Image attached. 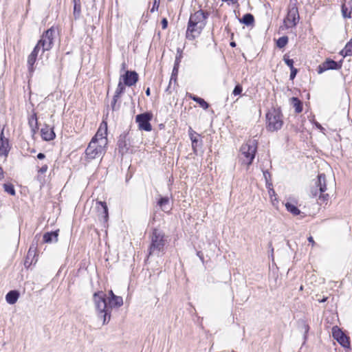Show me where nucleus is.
I'll return each instance as SVG.
<instances>
[{"instance_id": "a19ab883", "label": "nucleus", "mask_w": 352, "mask_h": 352, "mask_svg": "<svg viewBox=\"0 0 352 352\" xmlns=\"http://www.w3.org/2000/svg\"><path fill=\"white\" fill-rule=\"evenodd\" d=\"M271 202L273 206H276V203L278 202L276 197H274L273 198H270Z\"/></svg>"}, {"instance_id": "aec40b11", "label": "nucleus", "mask_w": 352, "mask_h": 352, "mask_svg": "<svg viewBox=\"0 0 352 352\" xmlns=\"http://www.w3.org/2000/svg\"><path fill=\"white\" fill-rule=\"evenodd\" d=\"M28 124L34 133L38 130V119L36 114L34 113L28 119Z\"/></svg>"}, {"instance_id": "3c124183", "label": "nucleus", "mask_w": 352, "mask_h": 352, "mask_svg": "<svg viewBox=\"0 0 352 352\" xmlns=\"http://www.w3.org/2000/svg\"><path fill=\"white\" fill-rule=\"evenodd\" d=\"M230 45H231L232 47H234V46H235V43H234V42H232V43H230Z\"/></svg>"}, {"instance_id": "c03bdc74", "label": "nucleus", "mask_w": 352, "mask_h": 352, "mask_svg": "<svg viewBox=\"0 0 352 352\" xmlns=\"http://www.w3.org/2000/svg\"><path fill=\"white\" fill-rule=\"evenodd\" d=\"M45 155L42 153H40L37 155V158L39 159V160H43L45 158Z\"/></svg>"}, {"instance_id": "4468645a", "label": "nucleus", "mask_w": 352, "mask_h": 352, "mask_svg": "<svg viewBox=\"0 0 352 352\" xmlns=\"http://www.w3.org/2000/svg\"><path fill=\"white\" fill-rule=\"evenodd\" d=\"M342 67V63H337L333 60L327 59L322 65L318 67V74H322L324 71L329 69H339Z\"/></svg>"}, {"instance_id": "58836bf2", "label": "nucleus", "mask_w": 352, "mask_h": 352, "mask_svg": "<svg viewBox=\"0 0 352 352\" xmlns=\"http://www.w3.org/2000/svg\"><path fill=\"white\" fill-rule=\"evenodd\" d=\"M47 168H47V165H44V166H43L40 168L39 172H40L41 173H45V172L47 170Z\"/></svg>"}, {"instance_id": "5701e85b", "label": "nucleus", "mask_w": 352, "mask_h": 352, "mask_svg": "<svg viewBox=\"0 0 352 352\" xmlns=\"http://www.w3.org/2000/svg\"><path fill=\"white\" fill-rule=\"evenodd\" d=\"M285 208L288 212L294 216H297L301 214V211L297 208L296 205L292 203L287 202L285 204Z\"/></svg>"}, {"instance_id": "412c9836", "label": "nucleus", "mask_w": 352, "mask_h": 352, "mask_svg": "<svg viewBox=\"0 0 352 352\" xmlns=\"http://www.w3.org/2000/svg\"><path fill=\"white\" fill-rule=\"evenodd\" d=\"M18 298L19 293L16 291H10L6 296V301L10 305L14 304Z\"/></svg>"}, {"instance_id": "a18cd8bd", "label": "nucleus", "mask_w": 352, "mask_h": 352, "mask_svg": "<svg viewBox=\"0 0 352 352\" xmlns=\"http://www.w3.org/2000/svg\"><path fill=\"white\" fill-rule=\"evenodd\" d=\"M308 241H309V242H310L312 244V245H315V241H314V240L312 236H309L308 238Z\"/></svg>"}, {"instance_id": "9b49d317", "label": "nucleus", "mask_w": 352, "mask_h": 352, "mask_svg": "<svg viewBox=\"0 0 352 352\" xmlns=\"http://www.w3.org/2000/svg\"><path fill=\"white\" fill-rule=\"evenodd\" d=\"M299 20V14L296 8H292L287 13L286 18L284 20L285 26L287 28L294 27Z\"/></svg>"}, {"instance_id": "20e7f679", "label": "nucleus", "mask_w": 352, "mask_h": 352, "mask_svg": "<svg viewBox=\"0 0 352 352\" xmlns=\"http://www.w3.org/2000/svg\"><path fill=\"white\" fill-rule=\"evenodd\" d=\"M257 149V141L249 140L243 144L240 149V159L243 164L248 166L252 163Z\"/></svg>"}, {"instance_id": "1a4fd4ad", "label": "nucleus", "mask_w": 352, "mask_h": 352, "mask_svg": "<svg viewBox=\"0 0 352 352\" xmlns=\"http://www.w3.org/2000/svg\"><path fill=\"white\" fill-rule=\"evenodd\" d=\"M152 118L153 116L151 113H144L136 116L135 120L140 129L150 131L152 129L151 124H150Z\"/></svg>"}, {"instance_id": "ddd939ff", "label": "nucleus", "mask_w": 352, "mask_h": 352, "mask_svg": "<svg viewBox=\"0 0 352 352\" xmlns=\"http://www.w3.org/2000/svg\"><path fill=\"white\" fill-rule=\"evenodd\" d=\"M96 205L99 221L104 223H107L109 219V213L106 203L104 201H98Z\"/></svg>"}, {"instance_id": "603ef678", "label": "nucleus", "mask_w": 352, "mask_h": 352, "mask_svg": "<svg viewBox=\"0 0 352 352\" xmlns=\"http://www.w3.org/2000/svg\"><path fill=\"white\" fill-rule=\"evenodd\" d=\"M157 1H160V0H155V4L157 3Z\"/></svg>"}, {"instance_id": "9d476101", "label": "nucleus", "mask_w": 352, "mask_h": 352, "mask_svg": "<svg viewBox=\"0 0 352 352\" xmlns=\"http://www.w3.org/2000/svg\"><path fill=\"white\" fill-rule=\"evenodd\" d=\"M332 336L333 338L336 340L343 347H350L349 337H347L338 327L335 326L332 328Z\"/></svg>"}, {"instance_id": "cd10ccee", "label": "nucleus", "mask_w": 352, "mask_h": 352, "mask_svg": "<svg viewBox=\"0 0 352 352\" xmlns=\"http://www.w3.org/2000/svg\"><path fill=\"white\" fill-rule=\"evenodd\" d=\"M169 199L168 197H161L158 201V205L160 206L162 210L165 211L168 208Z\"/></svg>"}, {"instance_id": "a878e982", "label": "nucleus", "mask_w": 352, "mask_h": 352, "mask_svg": "<svg viewBox=\"0 0 352 352\" xmlns=\"http://www.w3.org/2000/svg\"><path fill=\"white\" fill-rule=\"evenodd\" d=\"M240 21L246 25H251L254 23V19L252 14H246L243 16Z\"/></svg>"}, {"instance_id": "7ed1b4c3", "label": "nucleus", "mask_w": 352, "mask_h": 352, "mask_svg": "<svg viewBox=\"0 0 352 352\" xmlns=\"http://www.w3.org/2000/svg\"><path fill=\"white\" fill-rule=\"evenodd\" d=\"M208 14L203 10H198L190 16L186 32V37L190 41L198 37L206 24Z\"/></svg>"}, {"instance_id": "f3484780", "label": "nucleus", "mask_w": 352, "mask_h": 352, "mask_svg": "<svg viewBox=\"0 0 352 352\" xmlns=\"http://www.w3.org/2000/svg\"><path fill=\"white\" fill-rule=\"evenodd\" d=\"M38 52L39 50H37V47H34L33 51L28 57V66L30 72H34V65L36 60Z\"/></svg>"}, {"instance_id": "7c9ffc66", "label": "nucleus", "mask_w": 352, "mask_h": 352, "mask_svg": "<svg viewBox=\"0 0 352 352\" xmlns=\"http://www.w3.org/2000/svg\"><path fill=\"white\" fill-rule=\"evenodd\" d=\"M3 188L6 192L10 194L11 195H15V190L14 188V186L11 184H3Z\"/></svg>"}, {"instance_id": "79ce46f5", "label": "nucleus", "mask_w": 352, "mask_h": 352, "mask_svg": "<svg viewBox=\"0 0 352 352\" xmlns=\"http://www.w3.org/2000/svg\"><path fill=\"white\" fill-rule=\"evenodd\" d=\"M223 1H226V2H228L229 4L230 3H232V4H235L237 3L238 0H222Z\"/></svg>"}, {"instance_id": "2f4dec72", "label": "nucleus", "mask_w": 352, "mask_h": 352, "mask_svg": "<svg viewBox=\"0 0 352 352\" xmlns=\"http://www.w3.org/2000/svg\"><path fill=\"white\" fill-rule=\"evenodd\" d=\"M74 15L75 19L79 17L80 14V5L76 2V0H74Z\"/></svg>"}, {"instance_id": "39448f33", "label": "nucleus", "mask_w": 352, "mask_h": 352, "mask_svg": "<svg viewBox=\"0 0 352 352\" xmlns=\"http://www.w3.org/2000/svg\"><path fill=\"white\" fill-rule=\"evenodd\" d=\"M267 129L276 131L280 129L283 124V115L278 109L272 108L266 114Z\"/></svg>"}, {"instance_id": "de8ad7c7", "label": "nucleus", "mask_w": 352, "mask_h": 352, "mask_svg": "<svg viewBox=\"0 0 352 352\" xmlns=\"http://www.w3.org/2000/svg\"><path fill=\"white\" fill-rule=\"evenodd\" d=\"M159 2H160V1H157V3H156V4H155V3L153 4V8L151 9V12H153V11H154V9H155V7H156V8L157 9V8H158V6H159Z\"/></svg>"}, {"instance_id": "0eeeda50", "label": "nucleus", "mask_w": 352, "mask_h": 352, "mask_svg": "<svg viewBox=\"0 0 352 352\" xmlns=\"http://www.w3.org/2000/svg\"><path fill=\"white\" fill-rule=\"evenodd\" d=\"M55 30L53 28L45 31L42 35L41 39L38 41L35 47L40 50L42 48V52L50 50L53 46Z\"/></svg>"}, {"instance_id": "f257e3e1", "label": "nucleus", "mask_w": 352, "mask_h": 352, "mask_svg": "<svg viewBox=\"0 0 352 352\" xmlns=\"http://www.w3.org/2000/svg\"><path fill=\"white\" fill-rule=\"evenodd\" d=\"M94 301L98 316L103 320V324L109 320L111 309L120 307L123 304L122 298L116 296L111 290L109 292L108 296L102 292L95 293Z\"/></svg>"}, {"instance_id": "09e8293b", "label": "nucleus", "mask_w": 352, "mask_h": 352, "mask_svg": "<svg viewBox=\"0 0 352 352\" xmlns=\"http://www.w3.org/2000/svg\"><path fill=\"white\" fill-rule=\"evenodd\" d=\"M146 94L148 96H150L151 91H150V89L149 88H147V89L146 90Z\"/></svg>"}, {"instance_id": "2eb2a0df", "label": "nucleus", "mask_w": 352, "mask_h": 352, "mask_svg": "<svg viewBox=\"0 0 352 352\" xmlns=\"http://www.w3.org/2000/svg\"><path fill=\"white\" fill-rule=\"evenodd\" d=\"M9 151V141L3 136V130H2L0 135V155L7 157Z\"/></svg>"}, {"instance_id": "6ab92c4d", "label": "nucleus", "mask_w": 352, "mask_h": 352, "mask_svg": "<svg viewBox=\"0 0 352 352\" xmlns=\"http://www.w3.org/2000/svg\"><path fill=\"white\" fill-rule=\"evenodd\" d=\"M58 232H46L43 235V241L47 243L56 242L58 241Z\"/></svg>"}, {"instance_id": "c756f323", "label": "nucleus", "mask_w": 352, "mask_h": 352, "mask_svg": "<svg viewBox=\"0 0 352 352\" xmlns=\"http://www.w3.org/2000/svg\"><path fill=\"white\" fill-rule=\"evenodd\" d=\"M342 14L344 18H351V10L345 4L342 6Z\"/></svg>"}, {"instance_id": "c9c22d12", "label": "nucleus", "mask_w": 352, "mask_h": 352, "mask_svg": "<svg viewBox=\"0 0 352 352\" xmlns=\"http://www.w3.org/2000/svg\"><path fill=\"white\" fill-rule=\"evenodd\" d=\"M270 186H271V184H269V186L267 187L269 188L268 192H269L270 197L273 198L274 197H276V195L274 190L273 188H270Z\"/></svg>"}, {"instance_id": "4be33fe9", "label": "nucleus", "mask_w": 352, "mask_h": 352, "mask_svg": "<svg viewBox=\"0 0 352 352\" xmlns=\"http://www.w3.org/2000/svg\"><path fill=\"white\" fill-rule=\"evenodd\" d=\"M189 137L192 142V146L194 151H195V147L197 145L199 142V135L197 134L195 131H194L191 128L189 129L188 131Z\"/></svg>"}, {"instance_id": "f704fd0d", "label": "nucleus", "mask_w": 352, "mask_h": 352, "mask_svg": "<svg viewBox=\"0 0 352 352\" xmlns=\"http://www.w3.org/2000/svg\"><path fill=\"white\" fill-rule=\"evenodd\" d=\"M313 123L316 127L320 131V132H322L323 134H325V129L320 123L315 120L313 121Z\"/></svg>"}, {"instance_id": "ea45409f", "label": "nucleus", "mask_w": 352, "mask_h": 352, "mask_svg": "<svg viewBox=\"0 0 352 352\" xmlns=\"http://www.w3.org/2000/svg\"><path fill=\"white\" fill-rule=\"evenodd\" d=\"M302 324H303V329H304L305 333H307L308 332L309 329V327L305 322H303Z\"/></svg>"}, {"instance_id": "4c0bfd02", "label": "nucleus", "mask_w": 352, "mask_h": 352, "mask_svg": "<svg viewBox=\"0 0 352 352\" xmlns=\"http://www.w3.org/2000/svg\"><path fill=\"white\" fill-rule=\"evenodd\" d=\"M162 26L163 29H166L168 26V21L166 19L164 18L162 20Z\"/></svg>"}, {"instance_id": "6e6552de", "label": "nucleus", "mask_w": 352, "mask_h": 352, "mask_svg": "<svg viewBox=\"0 0 352 352\" xmlns=\"http://www.w3.org/2000/svg\"><path fill=\"white\" fill-rule=\"evenodd\" d=\"M316 187L318 188L319 199H322L324 201L329 199V195L328 193H324L328 190V184L324 174H320L318 177V181L316 182Z\"/></svg>"}, {"instance_id": "dca6fc26", "label": "nucleus", "mask_w": 352, "mask_h": 352, "mask_svg": "<svg viewBox=\"0 0 352 352\" xmlns=\"http://www.w3.org/2000/svg\"><path fill=\"white\" fill-rule=\"evenodd\" d=\"M124 90H125V85L121 80H120L118 87L115 91L113 100L111 102V107H112L113 109H115L116 104L118 100L120 98L121 94L122 93H124Z\"/></svg>"}, {"instance_id": "bb28decb", "label": "nucleus", "mask_w": 352, "mask_h": 352, "mask_svg": "<svg viewBox=\"0 0 352 352\" xmlns=\"http://www.w3.org/2000/svg\"><path fill=\"white\" fill-rule=\"evenodd\" d=\"M293 107L295 108L296 113H300L302 111V102L297 98L293 97L292 98Z\"/></svg>"}, {"instance_id": "473e14b6", "label": "nucleus", "mask_w": 352, "mask_h": 352, "mask_svg": "<svg viewBox=\"0 0 352 352\" xmlns=\"http://www.w3.org/2000/svg\"><path fill=\"white\" fill-rule=\"evenodd\" d=\"M242 87L241 85H236V87H234L233 91H232V94L234 95V96H238L239 94H241V93L242 92Z\"/></svg>"}, {"instance_id": "f8f14e48", "label": "nucleus", "mask_w": 352, "mask_h": 352, "mask_svg": "<svg viewBox=\"0 0 352 352\" xmlns=\"http://www.w3.org/2000/svg\"><path fill=\"white\" fill-rule=\"evenodd\" d=\"M120 80H121L126 86H133L138 80V75L134 71H125V73L120 75Z\"/></svg>"}, {"instance_id": "49530a36", "label": "nucleus", "mask_w": 352, "mask_h": 352, "mask_svg": "<svg viewBox=\"0 0 352 352\" xmlns=\"http://www.w3.org/2000/svg\"><path fill=\"white\" fill-rule=\"evenodd\" d=\"M3 178V170L2 168L0 166V180Z\"/></svg>"}, {"instance_id": "423d86ee", "label": "nucleus", "mask_w": 352, "mask_h": 352, "mask_svg": "<svg viewBox=\"0 0 352 352\" xmlns=\"http://www.w3.org/2000/svg\"><path fill=\"white\" fill-rule=\"evenodd\" d=\"M165 235L163 232L155 229L151 236V243L149 248V254H158L164 250L166 244Z\"/></svg>"}, {"instance_id": "c85d7f7f", "label": "nucleus", "mask_w": 352, "mask_h": 352, "mask_svg": "<svg viewBox=\"0 0 352 352\" xmlns=\"http://www.w3.org/2000/svg\"><path fill=\"white\" fill-rule=\"evenodd\" d=\"M288 43V37L286 36L280 37L277 41L276 45L279 48L284 47Z\"/></svg>"}, {"instance_id": "a211bd4d", "label": "nucleus", "mask_w": 352, "mask_h": 352, "mask_svg": "<svg viewBox=\"0 0 352 352\" xmlns=\"http://www.w3.org/2000/svg\"><path fill=\"white\" fill-rule=\"evenodd\" d=\"M41 136L43 140L46 141H50L54 139L55 133L54 132L53 129L50 128L48 126H45L41 129Z\"/></svg>"}, {"instance_id": "b1692460", "label": "nucleus", "mask_w": 352, "mask_h": 352, "mask_svg": "<svg viewBox=\"0 0 352 352\" xmlns=\"http://www.w3.org/2000/svg\"><path fill=\"white\" fill-rule=\"evenodd\" d=\"M188 97L192 100L195 101L197 103L199 104L201 107L204 109H207L208 108V104L203 99L199 97H197L192 94H189Z\"/></svg>"}, {"instance_id": "e433bc0d", "label": "nucleus", "mask_w": 352, "mask_h": 352, "mask_svg": "<svg viewBox=\"0 0 352 352\" xmlns=\"http://www.w3.org/2000/svg\"><path fill=\"white\" fill-rule=\"evenodd\" d=\"M296 74H297V69L296 68L291 69V73H290V76H289L290 79L293 80L296 77Z\"/></svg>"}, {"instance_id": "37998d69", "label": "nucleus", "mask_w": 352, "mask_h": 352, "mask_svg": "<svg viewBox=\"0 0 352 352\" xmlns=\"http://www.w3.org/2000/svg\"><path fill=\"white\" fill-rule=\"evenodd\" d=\"M126 67H127L126 63H122V64L121 65V70L124 71L125 72V71H126Z\"/></svg>"}, {"instance_id": "393cba45", "label": "nucleus", "mask_w": 352, "mask_h": 352, "mask_svg": "<svg viewBox=\"0 0 352 352\" xmlns=\"http://www.w3.org/2000/svg\"><path fill=\"white\" fill-rule=\"evenodd\" d=\"M340 54L345 56H352V38L346 44Z\"/></svg>"}, {"instance_id": "72a5a7b5", "label": "nucleus", "mask_w": 352, "mask_h": 352, "mask_svg": "<svg viewBox=\"0 0 352 352\" xmlns=\"http://www.w3.org/2000/svg\"><path fill=\"white\" fill-rule=\"evenodd\" d=\"M284 61L286 63L287 66L289 67L290 69L294 67V60L292 59H289L287 58L284 57Z\"/></svg>"}, {"instance_id": "8fccbe9b", "label": "nucleus", "mask_w": 352, "mask_h": 352, "mask_svg": "<svg viewBox=\"0 0 352 352\" xmlns=\"http://www.w3.org/2000/svg\"><path fill=\"white\" fill-rule=\"evenodd\" d=\"M312 193L314 196H318V192L317 190L316 191H312Z\"/></svg>"}, {"instance_id": "f03ea898", "label": "nucleus", "mask_w": 352, "mask_h": 352, "mask_svg": "<svg viewBox=\"0 0 352 352\" xmlns=\"http://www.w3.org/2000/svg\"><path fill=\"white\" fill-rule=\"evenodd\" d=\"M107 135V123L102 121L85 150V156L88 160L100 158L104 155L108 144Z\"/></svg>"}]
</instances>
